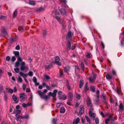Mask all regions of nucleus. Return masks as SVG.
I'll return each instance as SVG.
<instances>
[{
	"instance_id": "nucleus-1",
	"label": "nucleus",
	"mask_w": 124,
	"mask_h": 124,
	"mask_svg": "<svg viewBox=\"0 0 124 124\" xmlns=\"http://www.w3.org/2000/svg\"><path fill=\"white\" fill-rule=\"evenodd\" d=\"M13 53L14 54L15 56L18 58L17 61L15 64V67H17L20 65L19 62L22 61V60L21 58L19 56V51H14L13 52Z\"/></svg>"
},
{
	"instance_id": "nucleus-2",
	"label": "nucleus",
	"mask_w": 124,
	"mask_h": 124,
	"mask_svg": "<svg viewBox=\"0 0 124 124\" xmlns=\"http://www.w3.org/2000/svg\"><path fill=\"white\" fill-rule=\"evenodd\" d=\"M20 64L21 66L20 68V70L22 71H27L28 70V66H27L25 65V62L23 61H19Z\"/></svg>"
},
{
	"instance_id": "nucleus-3",
	"label": "nucleus",
	"mask_w": 124,
	"mask_h": 124,
	"mask_svg": "<svg viewBox=\"0 0 124 124\" xmlns=\"http://www.w3.org/2000/svg\"><path fill=\"white\" fill-rule=\"evenodd\" d=\"M54 18L56 19L59 23L62 24V29H64L66 27V24H65V22L63 20H61L60 17L57 16H55L54 17Z\"/></svg>"
},
{
	"instance_id": "nucleus-4",
	"label": "nucleus",
	"mask_w": 124,
	"mask_h": 124,
	"mask_svg": "<svg viewBox=\"0 0 124 124\" xmlns=\"http://www.w3.org/2000/svg\"><path fill=\"white\" fill-rule=\"evenodd\" d=\"M19 98L20 100L22 102H24L27 99L26 96L24 93L19 94Z\"/></svg>"
},
{
	"instance_id": "nucleus-5",
	"label": "nucleus",
	"mask_w": 124,
	"mask_h": 124,
	"mask_svg": "<svg viewBox=\"0 0 124 124\" xmlns=\"http://www.w3.org/2000/svg\"><path fill=\"white\" fill-rule=\"evenodd\" d=\"M96 75L93 73L92 75L88 78L89 82L91 83H94L96 79Z\"/></svg>"
},
{
	"instance_id": "nucleus-6",
	"label": "nucleus",
	"mask_w": 124,
	"mask_h": 124,
	"mask_svg": "<svg viewBox=\"0 0 124 124\" xmlns=\"http://www.w3.org/2000/svg\"><path fill=\"white\" fill-rule=\"evenodd\" d=\"M38 93L41 98L46 100L48 99V96L44 93L40 91H39Z\"/></svg>"
},
{
	"instance_id": "nucleus-7",
	"label": "nucleus",
	"mask_w": 124,
	"mask_h": 124,
	"mask_svg": "<svg viewBox=\"0 0 124 124\" xmlns=\"http://www.w3.org/2000/svg\"><path fill=\"white\" fill-rule=\"evenodd\" d=\"M57 92V90H56L54 91L52 93L51 92H49L48 93V95L49 96H51L53 97H55L56 96V94Z\"/></svg>"
},
{
	"instance_id": "nucleus-8",
	"label": "nucleus",
	"mask_w": 124,
	"mask_h": 124,
	"mask_svg": "<svg viewBox=\"0 0 124 124\" xmlns=\"http://www.w3.org/2000/svg\"><path fill=\"white\" fill-rule=\"evenodd\" d=\"M60 60V59L59 56H57L55 58V63L58 65L60 66L61 65V63L59 62Z\"/></svg>"
},
{
	"instance_id": "nucleus-9",
	"label": "nucleus",
	"mask_w": 124,
	"mask_h": 124,
	"mask_svg": "<svg viewBox=\"0 0 124 124\" xmlns=\"http://www.w3.org/2000/svg\"><path fill=\"white\" fill-rule=\"evenodd\" d=\"M73 98V95L72 93L69 92L68 94V98L69 101H71L72 100Z\"/></svg>"
},
{
	"instance_id": "nucleus-10",
	"label": "nucleus",
	"mask_w": 124,
	"mask_h": 124,
	"mask_svg": "<svg viewBox=\"0 0 124 124\" xmlns=\"http://www.w3.org/2000/svg\"><path fill=\"white\" fill-rule=\"evenodd\" d=\"M87 104L90 107H92V104L91 103V99L89 97H88L87 99Z\"/></svg>"
},
{
	"instance_id": "nucleus-11",
	"label": "nucleus",
	"mask_w": 124,
	"mask_h": 124,
	"mask_svg": "<svg viewBox=\"0 0 124 124\" xmlns=\"http://www.w3.org/2000/svg\"><path fill=\"white\" fill-rule=\"evenodd\" d=\"M74 96L76 100V101H78L80 98V96L79 94L77 93H75Z\"/></svg>"
},
{
	"instance_id": "nucleus-12",
	"label": "nucleus",
	"mask_w": 124,
	"mask_h": 124,
	"mask_svg": "<svg viewBox=\"0 0 124 124\" xmlns=\"http://www.w3.org/2000/svg\"><path fill=\"white\" fill-rule=\"evenodd\" d=\"M70 69V66H67L64 67V70L66 73H68Z\"/></svg>"
},
{
	"instance_id": "nucleus-13",
	"label": "nucleus",
	"mask_w": 124,
	"mask_h": 124,
	"mask_svg": "<svg viewBox=\"0 0 124 124\" xmlns=\"http://www.w3.org/2000/svg\"><path fill=\"white\" fill-rule=\"evenodd\" d=\"M89 115L92 120H94L95 117V114L94 113H90Z\"/></svg>"
},
{
	"instance_id": "nucleus-14",
	"label": "nucleus",
	"mask_w": 124,
	"mask_h": 124,
	"mask_svg": "<svg viewBox=\"0 0 124 124\" xmlns=\"http://www.w3.org/2000/svg\"><path fill=\"white\" fill-rule=\"evenodd\" d=\"M73 33L71 32L70 31L68 33L67 37L69 39L71 38L73 36Z\"/></svg>"
},
{
	"instance_id": "nucleus-15",
	"label": "nucleus",
	"mask_w": 124,
	"mask_h": 124,
	"mask_svg": "<svg viewBox=\"0 0 124 124\" xmlns=\"http://www.w3.org/2000/svg\"><path fill=\"white\" fill-rule=\"evenodd\" d=\"M1 31L3 35L5 37H7L8 36V34L7 32L4 29H3V30L2 29Z\"/></svg>"
},
{
	"instance_id": "nucleus-16",
	"label": "nucleus",
	"mask_w": 124,
	"mask_h": 124,
	"mask_svg": "<svg viewBox=\"0 0 124 124\" xmlns=\"http://www.w3.org/2000/svg\"><path fill=\"white\" fill-rule=\"evenodd\" d=\"M80 121V119L79 117L77 118L76 119L74 120L73 122V124H78Z\"/></svg>"
},
{
	"instance_id": "nucleus-17",
	"label": "nucleus",
	"mask_w": 124,
	"mask_h": 124,
	"mask_svg": "<svg viewBox=\"0 0 124 124\" xmlns=\"http://www.w3.org/2000/svg\"><path fill=\"white\" fill-rule=\"evenodd\" d=\"M84 110V108L83 106H81L79 111V113L81 115L83 113Z\"/></svg>"
},
{
	"instance_id": "nucleus-18",
	"label": "nucleus",
	"mask_w": 124,
	"mask_h": 124,
	"mask_svg": "<svg viewBox=\"0 0 124 124\" xmlns=\"http://www.w3.org/2000/svg\"><path fill=\"white\" fill-rule=\"evenodd\" d=\"M99 95H98L97 97L96 100L95 101L94 103L96 105H98L99 104L98 103L99 102Z\"/></svg>"
},
{
	"instance_id": "nucleus-19",
	"label": "nucleus",
	"mask_w": 124,
	"mask_h": 124,
	"mask_svg": "<svg viewBox=\"0 0 124 124\" xmlns=\"http://www.w3.org/2000/svg\"><path fill=\"white\" fill-rule=\"evenodd\" d=\"M59 98L60 100L62 99L64 100L66 99V96L65 95L60 96H59Z\"/></svg>"
},
{
	"instance_id": "nucleus-20",
	"label": "nucleus",
	"mask_w": 124,
	"mask_h": 124,
	"mask_svg": "<svg viewBox=\"0 0 124 124\" xmlns=\"http://www.w3.org/2000/svg\"><path fill=\"white\" fill-rule=\"evenodd\" d=\"M66 85L67 86V88L68 89L70 90L71 89V87L70 86L69 83L68 81L67 80H66Z\"/></svg>"
},
{
	"instance_id": "nucleus-21",
	"label": "nucleus",
	"mask_w": 124,
	"mask_h": 124,
	"mask_svg": "<svg viewBox=\"0 0 124 124\" xmlns=\"http://www.w3.org/2000/svg\"><path fill=\"white\" fill-rule=\"evenodd\" d=\"M6 89L9 93H12L13 92V90L9 88H7Z\"/></svg>"
},
{
	"instance_id": "nucleus-22",
	"label": "nucleus",
	"mask_w": 124,
	"mask_h": 124,
	"mask_svg": "<svg viewBox=\"0 0 124 124\" xmlns=\"http://www.w3.org/2000/svg\"><path fill=\"white\" fill-rule=\"evenodd\" d=\"M67 49L68 50H69L70 49L71 44L70 42L69 41L67 42Z\"/></svg>"
},
{
	"instance_id": "nucleus-23",
	"label": "nucleus",
	"mask_w": 124,
	"mask_h": 124,
	"mask_svg": "<svg viewBox=\"0 0 124 124\" xmlns=\"http://www.w3.org/2000/svg\"><path fill=\"white\" fill-rule=\"evenodd\" d=\"M84 84L83 81V80H80L79 86V88H81L83 86Z\"/></svg>"
},
{
	"instance_id": "nucleus-24",
	"label": "nucleus",
	"mask_w": 124,
	"mask_h": 124,
	"mask_svg": "<svg viewBox=\"0 0 124 124\" xmlns=\"http://www.w3.org/2000/svg\"><path fill=\"white\" fill-rule=\"evenodd\" d=\"M7 18V16H5L1 15L0 16V19L5 20Z\"/></svg>"
},
{
	"instance_id": "nucleus-25",
	"label": "nucleus",
	"mask_w": 124,
	"mask_h": 124,
	"mask_svg": "<svg viewBox=\"0 0 124 124\" xmlns=\"http://www.w3.org/2000/svg\"><path fill=\"white\" fill-rule=\"evenodd\" d=\"M19 30L21 32H22L24 29V26H20L18 27Z\"/></svg>"
},
{
	"instance_id": "nucleus-26",
	"label": "nucleus",
	"mask_w": 124,
	"mask_h": 124,
	"mask_svg": "<svg viewBox=\"0 0 124 124\" xmlns=\"http://www.w3.org/2000/svg\"><path fill=\"white\" fill-rule=\"evenodd\" d=\"M36 3L35 1L32 0H31L29 2V4L32 5H35Z\"/></svg>"
},
{
	"instance_id": "nucleus-27",
	"label": "nucleus",
	"mask_w": 124,
	"mask_h": 124,
	"mask_svg": "<svg viewBox=\"0 0 124 124\" xmlns=\"http://www.w3.org/2000/svg\"><path fill=\"white\" fill-rule=\"evenodd\" d=\"M17 80L20 83H22V78L21 76L19 75L18 76Z\"/></svg>"
},
{
	"instance_id": "nucleus-28",
	"label": "nucleus",
	"mask_w": 124,
	"mask_h": 124,
	"mask_svg": "<svg viewBox=\"0 0 124 124\" xmlns=\"http://www.w3.org/2000/svg\"><path fill=\"white\" fill-rule=\"evenodd\" d=\"M21 112L20 110H15L13 112V113L14 114H20L21 113Z\"/></svg>"
},
{
	"instance_id": "nucleus-29",
	"label": "nucleus",
	"mask_w": 124,
	"mask_h": 124,
	"mask_svg": "<svg viewBox=\"0 0 124 124\" xmlns=\"http://www.w3.org/2000/svg\"><path fill=\"white\" fill-rule=\"evenodd\" d=\"M17 15V11L15 10L14 12L13 15V17L14 18H15Z\"/></svg>"
},
{
	"instance_id": "nucleus-30",
	"label": "nucleus",
	"mask_w": 124,
	"mask_h": 124,
	"mask_svg": "<svg viewBox=\"0 0 124 124\" xmlns=\"http://www.w3.org/2000/svg\"><path fill=\"white\" fill-rule=\"evenodd\" d=\"M30 104L29 103H28L27 104H25L24 103H23L22 104V106L24 108H26L27 107V106L30 105Z\"/></svg>"
},
{
	"instance_id": "nucleus-31",
	"label": "nucleus",
	"mask_w": 124,
	"mask_h": 124,
	"mask_svg": "<svg viewBox=\"0 0 124 124\" xmlns=\"http://www.w3.org/2000/svg\"><path fill=\"white\" fill-rule=\"evenodd\" d=\"M65 110L63 107H62L60 109V112L61 113H64L65 112Z\"/></svg>"
},
{
	"instance_id": "nucleus-32",
	"label": "nucleus",
	"mask_w": 124,
	"mask_h": 124,
	"mask_svg": "<svg viewBox=\"0 0 124 124\" xmlns=\"http://www.w3.org/2000/svg\"><path fill=\"white\" fill-rule=\"evenodd\" d=\"M19 74L20 75L22 76L23 78L25 77H26L27 75V74H24L22 72H20L19 73Z\"/></svg>"
},
{
	"instance_id": "nucleus-33",
	"label": "nucleus",
	"mask_w": 124,
	"mask_h": 124,
	"mask_svg": "<svg viewBox=\"0 0 124 124\" xmlns=\"http://www.w3.org/2000/svg\"><path fill=\"white\" fill-rule=\"evenodd\" d=\"M85 117L87 121L90 124L91 123V121L89 118L86 116H85Z\"/></svg>"
},
{
	"instance_id": "nucleus-34",
	"label": "nucleus",
	"mask_w": 124,
	"mask_h": 124,
	"mask_svg": "<svg viewBox=\"0 0 124 124\" xmlns=\"http://www.w3.org/2000/svg\"><path fill=\"white\" fill-rule=\"evenodd\" d=\"M16 60V57L14 56H12L10 59V61L12 62H13Z\"/></svg>"
},
{
	"instance_id": "nucleus-35",
	"label": "nucleus",
	"mask_w": 124,
	"mask_h": 124,
	"mask_svg": "<svg viewBox=\"0 0 124 124\" xmlns=\"http://www.w3.org/2000/svg\"><path fill=\"white\" fill-rule=\"evenodd\" d=\"M61 13L63 15H65L66 14V12L63 9H62L61 11Z\"/></svg>"
},
{
	"instance_id": "nucleus-36",
	"label": "nucleus",
	"mask_w": 124,
	"mask_h": 124,
	"mask_svg": "<svg viewBox=\"0 0 124 124\" xmlns=\"http://www.w3.org/2000/svg\"><path fill=\"white\" fill-rule=\"evenodd\" d=\"M102 97L103 98L104 100V102H106V97L105 95H104L103 94H102Z\"/></svg>"
},
{
	"instance_id": "nucleus-37",
	"label": "nucleus",
	"mask_w": 124,
	"mask_h": 124,
	"mask_svg": "<svg viewBox=\"0 0 124 124\" xmlns=\"http://www.w3.org/2000/svg\"><path fill=\"white\" fill-rule=\"evenodd\" d=\"M12 98L15 101H16L17 99V98L16 96L14 94L12 96Z\"/></svg>"
},
{
	"instance_id": "nucleus-38",
	"label": "nucleus",
	"mask_w": 124,
	"mask_h": 124,
	"mask_svg": "<svg viewBox=\"0 0 124 124\" xmlns=\"http://www.w3.org/2000/svg\"><path fill=\"white\" fill-rule=\"evenodd\" d=\"M81 67L82 68V69L83 71L84 70V65L83 64V62H81Z\"/></svg>"
},
{
	"instance_id": "nucleus-39",
	"label": "nucleus",
	"mask_w": 124,
	"mask_h": 124,
	"mask_svg": "<svg viewBox=\"0 0 124 124\" xmlns=\"http://www.w3.org/2000/svg\"><path fill=\"white\" fill-rule=\"evenodd\" d=\"M111 119V118L110 117L109 118H108L105 121V123L106 124H108V122H109V120Z\"/></svg>"
},
{
	"instance_id": "nucleus-40",
	"label": "nucleus",
	"mask_w": 124,
	"mask_h": 124,
	"mask_svg": "<svg viewBox=\"0 0 124 124\" xmlns=\"http://www.w3.org/2000/svg\"><path fill=\"white\" fill-rule=\"evenodd\" d=\"M28 75L30 76H33V73L31 71H30L28 72Z\"/></svg>"
},
{
	"instance_id": "nucleus-41",
	"label": "nucleus",
	"mask_w": 124,
	"mask_h": 124,
	"mask_svg": "<svg viewBox=\"0 0 124 124\" xmlns=\"http://www.w3.org/2000/svg\"><path fill=\"white\" fill-rule=\"evenodd\" d=\"M106 78L107 79H110L112 78L109 75H108L106 76Z\"/></svg>"
},
{
	"instance_id": "nucleus-42",
	"label": "nucleus",
	"mask_w": 124,
	"mask_h": 124,
	"mask_svg": "<svg viewBox=\"0 0 124 124\" xmlns=\"http://www.w3.org/2000/svg\"><path fill=\"white\" fill-rule=\"evenodd\" d=\"M90 89L92 92H94L95 91V88L93 86H91L90 87Z\"/></svg>"
},
{
	"instance_id": "nucleus-43",
	"label": "nucleus",
	"mask_w": 124,
	"mask_h": 124,
	"mask_svg": "<svg viewBox=\"0 0 124 124\" xmlns=\"http://www.w3.org/2000/svg\"><path fill=\"white\" fill-rule=\"evenodd\" d=\"M42 34L43 36H45L46 35L47 32L46 31L44 30L43 31Z\"/></svg>"
},
{
	"instance_id": "nucleus-44",
	"label": "nucleus",
	"mask_w": 124,
	"mask_h": 124,
	"mask_svg": "<svg viewBox=\"0 0 124 124\" xmlns=\"http://www.w3.org/2000/svg\"><path fill=\"white\" fill-rule=\"evenodd\" d=\"M81 121L83 123H84L85 122V118L84 117H82L81 119Z\"/></svg>"
},
{
	"instance_id": "nucleus-45",
	"label": "nucleus",
	"mask_w": 124,
	"mask_h": 124,
	"mask_svg": "<svg viewBox=\"0 0 124 124\" xmlns=\"http://www.w3.org/2000/svg\"><path fill=\"white\" fill-rule=\"evenodd\" d=\"M95 122L96 124H98L99 123V120L98 118L96 117L95 120Z\"/></svg>"
},
{
	"instance_id": "nucleus-46",
	"label": "nucleus",
	"mask_w": 124,
	"mask_h": 124,
	"mask_svg": "<svg viewBox=\"0 0 124 124\" xmlns=\"http://www.w3.org/2000/svg\"><path fill=\"white\" fill-rule=\"evenodd\" d=\"M14 70L16 72L18 73L19 72V69L18 68H16L14 69Z\"/></svg>"
},
{
	"instance_id": "nucleus-47",
	"label": "nucleus",
	"mask_w": 124,
	"mask_h": 124,
	"mask_svg": "<svg viewBox=\"0 0 124 124\" xmlns=\"http://www.w3.org/2000/svg\"><path fill=\"white\" fill-rule=\"evenodd\" d=\"M33 82L34 83H36V82H37V79L35 77H33Z\"/></svg>"
},
{
	"instance_id": "nucleus-48",
	"label": "nucleus",
	"mask_w": 124,
	"mask_h": 124,
	"mask_svg": "<svg viewBox=\"0 0 124 124\" xmlns=\"http://www.w3.org/2000/svg\"><path fill=\"white\" fill-rule=\"evenodd\" d=\"M4 99L5 101H6L7 100V96L6 94H5L4 96Z\"/></svg>"
},
{
	"instance_id": "nucleus-49",
	"label": "nucleus",
	"mask_w": 124,
	"mask_h": 124,
	"mask_svg": "<svg viewBox=\"0 0 124 124\" xmlns=\"http://www.w3.org/2000/svg\"><path fill=\"white\" fill-rule=\"evenodd\" d=\"M43 9L42 7H40L39 8H38L36 10L37 12H39L42 10Z\"/></svg>"
},
{
	"instance_id": "nucleus-50",
	"label": "nucleus",
	"mask_w": 124,
	"mask_h": 124,
	"mask_svg": "<svg viewBox=\"0 0 124 124\" xmlns=\"http://www.w3.org/2000/svg\"><path fill=\"white\" fill-rule=\"evenodd\" d=\"M45 78L46 80L50 78V77L47 75L46 74L45 75Z\"/></svg>"
},
{
	"instance_id": "nucleus-51",
	"label": "nucleus",
	"mask_w": 124,
	"mask_h": 124,
	"mask_svg": "<svg viewBox=\"0 0 124 124\" xmlns=\"http://www.w3.org/2000/svg\"><path fill=\"white\" fill-rule=\"evenodd\" d=\"M3 88L2 85H0V94L1 93V92L3 91Z\"/></svg>"
},
{
	"instance_id": "nucleus-52",
	"label": "nucleus",
	"mask_w": 124,
	"mask_h": 124,
	"mask_svg": "<svg viewBox=\"0 0 124 124\" xmlns=\"http://www.w3.org/2000/svg\"><path fill=\"white\" fill-rule=\"evenodd\" d=\"M10 57L9 56H7L6 58V60L7 61H9L10 60Z\"/></svg>"
},
{
	"instance_id": "nucleus-53",
	"label": "nucleus",
	"mask_w": 124,
	"mask_h": 124,
	"mask_svg": "<svg viewBox=\"0 0 124 124\" xmlns=\"http://www.w3.org/2000/svg\"><path fill=\"white\" fill-rule=\"evenodd\" d=\"M93 111V109L92 108H91L89 109V114L90 113H93L92 112Z\"/></svg>"
},
{
	"instance_id": "nucleus-54",
	"label": "nucleus",
	"mask_w": 124,
	"mask_h": 124,
	"mask_svg": "<svg viewBox=\"0 0 124 124\" xmlns=\"http://www.w3.org/2000/svg\"><path fill=\"white\" fill-rule=\"evenodd\" d=\"M46 87L47 89L48 90L51 91L52 90L50 87L47 85H46Z\"/></svg>"
},
{
	"instance_id": "nucleus-55",
	"label": "nucleus",
	"mask_w": 124,
	"mask_h": 124,
	"mask_svg": "<svg viewBox=\"0 0 124 124\" xmlns=\"http://www.w3.org/2000/svg\"><path fill=\"white\" fill-rule=\"evenodd\" d=\"M15 49L16 50H19L20 49V47L19 45H17Z\"/></svg>"
},
{
	"instance_id": "nucleus-56",
	"label": "nucleus",
	"mask_w": 124,
	"mask_h": 124,
	"mask_svg": "<svg viewBox=\"0 0 124 124\" xmlns=\"http://www.w3.org/2000/svg\"><path fill=\"white\" fill-rule=\"evenodd\" d=\"M119 106L120 109L121 110L123 108V105L122 103L120 104Z\"/></svg>"
},
{
	"instance_id": "nucleus-57",
	"label": "nucleus",
	"mask_w": 124,
	"mask_h": 124,
	"mask_svg": "<svg viewBox=\"0 0 124 124\" xmlns=\"http://www.w3.org/2000/svg\"><path fill=\"white\" fill-rule=\"evenodd\" d=\"M111 124H114V118H111Z\"/></svg>"
},
{
	"instance_id": "nucleus-58",
	"label": "nucleus",
	"mask_w": 124,
	"mask_h": 124,
	"mask_svg": "<svg viewBox=\"0 0 124 124\" xmlns=\"http://www.w3.org/2000/svg\"><path fill=\"white\" fill-rule=\"evenodd\" d=\"M89 88L88 86H85V89H84V90L86 92L87 90H89Z\"/></svg>"
},
{
	"instance_id": "nucleus-59",
	"label": "nucleus",
	"mask_w": 124,
	"mask_h": 124,
	"mask_svg": "<svg viewBox=\"0 0 124 124\" xmlns=\"http://www.w3.org/2000/svg\"><path fill=\"white\" fill-rule=\"evenodd\" d=\"M67 104L69 105H71L72 104L71 101H69L67 102Z\"/></svg>"
},
{
	"instance_id": "nucleus-60",
	"label": "nucleus",
	"mask_w": 124,
	"mask_h": 124,
	"mask_svg": "<svg viewBox=\"0 0 124 124\" xmlns=\"http://www.w3.org/2000/svg\"><path fill=\"white\" fill-rule=\"evenodd\" d=\"M100 114L103 117H105V116L104 115V113L102 112H100Z\"/></svg>"
},
{
	"instance_id": "nucleus-61",
	"label": "nucleus",
	"mask_w": 124,
	"mask_h": 124,
	"mask_svg": "<svg viewBox=\"0 0 124 124\" xmlns=\"http://www.w3.org/2000/svg\"><path fill=\"white\" fill-rule=\"evenodd\" d=\"M61 104L60 103H58L56 105V107L57 108H59L60 107Z\"/></svg>"
},
{
	"instance_id": "nucleus-62",
	"label": "nucleus",
	"mask_w": 124,
	"mask_h": 124,
	"mask_svg": "<svg viewBox=\"0 0 124 124\" xmlns=\"http://www.w3.org/2000/svg\"><path fill=\"white\" fill-rule=\"evenodd\" d=\"M24 118H26L27 119H28L29 118V116L28 115H26L24 116Z\"/></svg>"
},
{
	"instance_id": "nucleus-63",
	"label": "nucleus",
	"mask_w": 124,
	"mask_h": 124,
	"mask_svg": "<svg viewBox=\"0 0 124 124\" xmlns=\"http://www.w3.org/2000/svg\"><path fill=\"white\" fill-rule=\"evenodd\" d=\"M46 68L47 69H50L51 68V66L49 65H46Z\"/></svg>"
},
{
	"instance_id": "nucleus-64",
	"label": "nucleus",
	"mask_w": 124,
	"mask_h": 124,
	"mask_svg": "<svg viewBox=\"0 0 124 124\" xmlns=\"http://www.w3.org/2000/svg\"><path fill=\"white\" fill-rule=\"evenodd\" d=\"M62 93V92L61 91H59L58 92V94L59 95V96H61V94Z\"/></svg>"
}]
</instances>
